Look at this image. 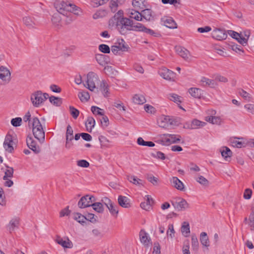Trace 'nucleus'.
<instances>
[{"label":"nucleus","instance_id":"nucleus-1","mask_svg":"<svg viewBox=\"0 0 254 254\" xmlns=\"http://www.w3.org/2000/svg\"><path fill=\"white\" fill-rule=\"evenodd\" d=\"M69 3H67L63 1L57 0L54 3V6L57 10L61 14L66 16V22L68 23L75 20V18L73 17L72 14L68 13V10L70 8Z\"/></svg>","mask_w":254,"mask_h":254},{"label":"nucleus","instance_id":"nucleus-2","mask_svg":"<svg viewBox=\"0 0 254 254\" xmlns=\"http://www.w3.org/2000/svg\"><path fill=\"white\" fill-rule=\"evenodd\" d=\"M32 131L34 137L40 141L45 140V132L39 120L35 117L32 119Z\"/></svg>","mask_w":254,"mask_h":254},{"label":"nucleus","instance_id":"nucleus-3","mask_svg":"<svg viewBox=\"0 0 254 254\" xmlns=\"http://www.w3.org/2000/svg\"><path fill=\"white\" fill-rule=\"evenodd\" d=\"M133 21L129 18H122L117 21V27L120 33L125 35L128 31L133 30Z\"/></svg>","mask_w":254,"mask_h":254},{"label":"nucleus","instance_id":"nucleus-4","mask_svg":"<svg viewBox=\"0 0 254 254\" xmlns=\"http://www.w3.org/2000/svg\"><path fill=\"white\" fill-rule=\"evenodd\" d=\"M49 97L48 93H43L41 91L34 92L31 95V101L35 107L40 106Z\"/></svg>","mask_w":254,"mask_h":254},{"label":"nucleus","instance_id":"nucleus-5","mask_svg":"<svg viewBox=\"0 0 254 254\" xmlns=\"http://www.w3.org/2000/svg\"><path fill=\"white\" fill-rule=\"evenodd\" d=\"M181 138V136L178 134H164L162 135L161 142L163 145H169L180 142Z\"/></svg>","mask_w":254,"mask_h":254},{"label":"nucleus","instance_id":"nucleus-6","mask_svg":"<svg viewBox=\"0 0 254 254\" xmlns=\"http://www.w3.org/2000/svg\"><path fill=\"white\" fill-rule=\"evenodd\" d=\"M98 80L97 75L93 72H89L87 75V80L84 86L91 91L96 88L95 82Z\"/></svg>","mask_w":254,"mask_h":254},{"label":"nucleus","instance_id":"nucleus-7","mask_svg":"<svg viewBox=\"0 0 254 254\" xmlns=\"http://www.w3.org/2000/svg\"><path fill=\"white\" fill-rule=\"evenodd\" d=\"M102 201L108 208L111 214L116 217L119 213L118 205L106 197H103L102 199Z\"/></svg>","mask_w":254,"mask_h":254},{"label":"nucleus","instance_id":"nucleus-8","mask_svg":"<svg viewBox=\"0 0 254 254\" xmlns=\"http://www.w3.org/2000/svg\"><path fill=\"white\" fill-rule=\"evenodd\" d=\"M95 201L94 197L92 195H86L82 197L78 202V206L79 208H85L92 206L93 202Z\"/></svg>","mask_w":254,"mask_h":254},{"label":"nucleus","instance_id":"nucleus-9","mask_svg":"<svg viewBox=\"0 0 254 254\" xmlns=\"http://www.w3.org/2000/svg\"><path fill=\"white\" fill-rule=\"evenodd\" d=\"M158 73L164 79L169 81L174 80L176 75L174 72L165 67L159 69Z\"/></svg>","mask_w":254,"mask_h":254},{"label":"nucleus","instance_id":"nucleus-10","mask_svg":"<svg viewBox=\"0 0 254 254\" xmlns=\"http://www.w3.org/2000/svg\"><path fill=\"white\" fill-rule=\"evenodd\" d=\"M158 124L161 127L166 128L169 125H175V120L169 116H164L159 119Z\"/></svg>","mask_w":254,"mask_h":254},{"label":"nucleus","instance_id":"nucleus-11","mask_svg":"<svg viewBox=\"0 0 254 254\" xmlns=\"http://www.w3.org/2000/svg\"><path fill=\"white\" fill-rule=\"evenodd\" d=\"M212 37L218 40H222L226 39L227 34L224 30L216 28L212 32Z\"/></svg>","mask_w":254,"mask_h":254},{"label":"nucleus","instance_id":"nucleus-12","mask_svg":"<svg viewBox=\"0 0 254 254\" xmlns=\"http://www.w3.org/2000/svg\"><path fill=\"white\" fill-rule=\"evenodd\" d=\"M10 76V72L7 68L2 65L0 66V79L3 81L9 82Z\"/></svg>","mask_w":254,"mask_h":254},{"label":"nucleus","instance_id":"nucleus-13","mask_svg":"<svg viewBox=\"0 0 254 254\" xmlns=\"http://www.w3.org/2000/svg\"><path fill=\"white\" fill-rule=\"evenodd\" d=\"M56 243L61 245L64 248H71L73 247V244L68 238L63 239L60 236H57L56 240Z\"/></svg>","mask_w":254,"mask_h":254},{"label":"nucleus","instance_id":"nucleus-14","mask_svg":"<svg viewBox=\"0 0 254 254\" xmlns=\"http://www.w3.org/2000/svg\"><path fill=\"white\" fill-rule=\"evenodd\" d=\"M26 143L28 147L35 153L40 152V147L37 145L36 142L33 140L32 137H28L27 138Z\"/></svg>","mask_w":254,"mask_h":254},{"label":"nucleus","instance_id":"nucleus-15","mask_svg":"<svg viewBox=\"0 0 254 254\" xmlns=\"http://www.w3.org/2000/svg\"><path fill=\"white\" fill-rule=\"evenodd\" d=\"M146 201L140 203V207L144 210L149 211L152 208V205L154 203V200L149 195L145 196Z\"/></svg>","mask_w":254,"mask_h":254},{"label":"nucleus","instance_id":"nucleus-16","mask_svg":"<svg viewBox=\"0 0 254 254\" xmlns=\"http://www.w3.org/2000/svg\"><path fill=\"white\" fill-rule=\"evenodd\" d=\"M171 185L176 189L183 191L184 190V185L183 182L177 177H173L170 179Z\"/></svg>","mask_w":254,"mask_h":254},{"label":"nucleus","instance_id":"nucleus-17","mask_svg":"<svg viewBox=\"0 0 254 254\" xmlns=\"http://www.w3.org/2000/svg\"><path fill=\"white\" fill-rule=\"evenodd\" d=\"M95 59L97 63L102 66H105L110 62L109 57L103 54H96Z\"/></svg>","mask_w":254,"mask_h":254},{"label":"nucleus","instance_id":"nucleus-18","mask_svg":"<svg viewBox=\"0 0 254 254\" xmlns=\"http://www.w3.org/2000/svg\"><path fill=\"white\" fill-rule=\"evenodd\" d=\"M172 204L178 210H184L189 207V204L185 199L183 198L179 201L173 202Z\"/></svg>","mask_w":254,"mask_h":254},{"label":"nucleus","instance_id":"nucleus-19","mask_svg":"<svg viewBox=\"0 0 254 254\" xmlns=\"http://www.w3.org/2000/svg\"><path fill=\"white\" fill-rule=\"evenodd\" d=\"M175 50L177 53L183 59L187 60L190 56V52L188 50L181 46H176Z\"/></svg>","mask_w":254,"mask_h":254},{"label":"nucleus","instance_id":"nucleus-20","mask_svg":"<svg viewBox=\"0 0 254 254\" xmlns=\"http://www.w3.org/2000/svg\"><path fill=\"white\" fill-rule=\"evenodd\" d=\"M13 140L11 135H7L5 138L3 146L6 151L11 153L13 150L12 146Z\"/></svg>","mask_w":254,"mask_h":254},{"label":"nucleus","instance_id":"nucleus-21","mask_svg":"<svg viewBox=\"0 0 254 254\" xmlns=\"http://www.w3.org/2000/svg\"><path fill=\"white\" fill-rule=\"evenodd\" d=\"M119 204L124 208H129L131 206L130 200L127 196L119 195L118 199Z\"/></svg>","mask_w":254,"mask_h":254},{"label":"nucleus","instance_id":"nucleus-22","mask_svg":"<svg viewBox=\"0 0 254 254\" xmlns=\"http://www.w3.org/2000/svg\"><path fill=\"white\" fill-rule=\"evenodd\" d=\"M243 138L232 137L230 138V142L231 145L235 147L242 148L246 146V143L245 142L238 140H242Z\"/></svg>","mask_w":254,"mask_h":254},{"label":"nucleus","instance_id":"nucleus-23","mask_svg":"<svg viewBox=\"0 0 254 254\" xmlns=\"http://www.w3.org/2000/svg\"><path fill=\"white\" fill-rule=\"evenodd\" d=\"M69 6L70 8L68 10V13L71 14L73 13L76 16H79L82 15V10L81 8L74 4L69 3Z\"/></svg>","mask_w":254,"mask_h":254},{"label":"nucleus","instance_id":"nucleus-24","mask_svg":"<svg viewBox=\"0 0 254 254\" xmlns=\"http://www.w3.org/2000/svg\"><path fill=\"white\" fill-rule=\"evenodd\" d=\"M127 179L129 182L138 187H141L144 186V182L137 178V177L135 176H127Z\"/></svg>","mask_w":254,"mask_h":254},{"label":"nucleus","instance_id":"nucleus-25","mask_svg":"<svg viewBox=\"0 0 254 254\" xmlns=\"http://www.w3.org/2000/svg\"><path fill=\"white\" fill-rule=\"evenodd\" d=\"M162 21L163 22L164 25L167 27L171 29L177 28V24L171 17H164L162 18Z\"/></svg>","mask_w":254,"mask_h":254},{"label":"nucleus","instance_id":"nucleus-26","mask_svg":"<svg viewBox=\"0 0 254 254\" xmlns=\"http://www.w3.org/2000/svg\"><path fill=\"white\" fill-rule=\"evenodd\" d=\"M19 224V219L18 218H14L10 221L7 227L9 231L11 233L15 228L18 227Z\"/></svg>","mask_w":254,"mask_h":254},{"label":"nucleus","instance_id":"nucleus-27","mask_svg":"<svg viewBox=\"0 0 254 254\" xmlns=\"http://www.w3.org/2000/svg\"><path fill=\"white\" fill-rule=\"evenodd\" d=\"M141 18H144L147 21L153 20V16L152 10L150 9H145L141 12Z\"/></svg>","mask_w":254,"mask_h":254},{"label":"nucleus","instance_id":"nucleus-28","mask_svg":"<svg viewBox=\"0 0 254 254\" xmlns=\"http://www.w3.org/2000/svg\"><path fill=\"white\" fill-rule=\"evenodd\" d=\"M221 155L226 161H229L232 154L231 150L227 147H223L220 149Z\"/></svg>","mask_w":254,"mask_h":254},{"label":"nucleus","instance_id":"nucleus-29","mask_svg":"<svg viewBox=\"0 0 254 254\" xmlns=\"http://www.w3.org/2000/svg\"><path fill=\"white\" fill-rule=\"evenodd\" d=\"M200 82L201 83V85L203 86H208L213 88L217 85L214 80L210 79L205 77H202L201 78Z\"/></svg>","mask_w":254,"mask_h":254},{"label":"nucleus","instance_id":"nucleus-30","mask_svg":"<svg viewBox=\"0 0 254 254\" xmlns=\"http://www.w3.org/2000/svg\"><path fill=\"white\" fill-rule=\"evenodd\" d=\"M128 15L131 19H134L136 21H141V12H139L138 11L130 9L128 11Z\"/></svg>","mask_w":254,"mask_h":254},{"label":"nucleus","instance_id":"nucleus-31","mask_svg":"<svg viewBox=\"0 0 254 254\" xmlns=\"http://www.w3.org/2000/svg\"><path fill=\"white\" fill-rule=\"evenodd\" d=\"M132 102L135 104L142 105L146 102V99L143 95L135 94L132 97Z\"/></svg>","mask_w":254,"mask_h":254},{"label":"nucleus","instance_id":"nucleus-32","mask_svg":"<svg viewBox=\"0 0 254 254\" xmlns=\"http://www.w3.org/2000/svg\"><path fill=\"white\" fill-rule=\"evenodd\" d=\"M181 230L182 235L186 237H188L190 234V227L189 223L186 221L182 223Z\"/></svg>","mask_w":254,"mask_h":254},{"label":"nucleus","instance_id":"nucleus-33","mask_svg":"<svg viewBox=\"0 0 254 254\" xmlns=\"http://www.w3.org/2000/svg\"><path fill=\"white\" fill-rule=\"evenodd\" d=\"M141 242L145 246H148L151 245L150 239L147 236V233L143 231H141L139 234Z\"/></svg>","mask_w":254,"mask_h":254},{"label":"nucleus","instance_id":"nucleus-34","mask_svg":"<svg viewBox=\"0 0 254 254\" xmlns=\"http://www.w3.org/2000/svg\"><path fill=\"white\" fill-rule=\"evenodd\" d=\"M189 93L195 98H200L202 95V91L197 88H190L189 90Z\"/></svg>","mask_w":254,"mask_h":254},{"label":"nucleus","instance_id":"nucleus-35","mask_svg":"<svg viewBox=\"0 0 254 254\" xmlns=\"http://www.w3.org/2000/svg\"><path fill=\"white\" fill-rule=\"evenodd\" d=\"M200 242L201 245L206 248L209 246V241L206 233L201 232L200 235Z\"/></svg>","mask_w":254,"mask_h":254},{"label":"nucleus","instance_id":"nucleus-36","mask_svg":"<svg viewBox=\"0 0 254 254\" xmlns=\"http://www.w3.org/2000/svg\"><path fill=\"white\" fill-rule=\"evenodd\" d=\"M146 0H133L132 4L136 9H143L145 7Z\"/></svg>","mask_w":254,"mask_h":254},{"label":"nucleus","instance_id":"nucleus-37","mask_svg":"<svg viewBox=\"0 0 254 254\" xmlns=\"http://www.w3.org/2000/svg\"><path fill=\"white\" fill-rule=\"evenodd\" d=\"M95 125V121L93 117H89L87 118L86 122V127L87 128V130L91 132L92 131V128L94 127Z\"/></svg>","mask_w":254,"mask_h":254},{"label":"nucleus","instance_id":"nucleus-38","mask_svg":"<svg viewBox=\"0 0 254 254\" xmlns=\"http://www.w3.org/2000/svg\"><path fill=\"white\" fill-rule=\"evenodd\" d=\"M100 87L101 88L102 92L104 97H107L109 95V86L107 82L103 80L101 83Z\"/></svg>","mask_w":254,"mask_h":254},{"label":"nucleus","instance_id":"nucleus-39","mask_svg":"<svg viewBox=\"0 0 254 254\" xmlns=\"http://www.w3.org/2000/svg\"><path fill=\"white\" fill-rule=\"evenodd\" d=\"M78 97L82 102H87L90 99L89 94L87 91L79 92Z\"/></svg>","mask_w":254,"mask_h":254},{"label":"nucleus","instance_id":"nucleus-40","mask_svg":"<svg viewBox=\"0 0 254 254\" xmlns=\"http://www.w3.org/2000/svg\"><path fill=\"white\" fill-rule=\"evenodd\" d=\"M191 248L192 250L197 252L199 248V243L195 235L191 236Z\"/></svg>","mask_w":254,"mask_h":254},{"label":"nucleus","instance_id":"nucleus-41","mask_svg":"<svg viewBox=\"0 0 254 254\" xmlns=\"http://www.w3.org/2000/svg\"><path fill=\"white\" fill-rule=\"evenodd\" d=\"M23 22L29 28H33L36 25V23L32 18L30 17H25L23 19Z\"/></svg>","mask_w":254,"mask_h":254},{"label":"nucleus","instance_id":"nucleus-42","mask_svg":"<svg viewBox=\"0 0 254 254\" xmlns=\"http://www.w3.org/2000/svg\"><path fill=\"white\" fill-rule=\"evenodd\" d=\"M205 124L206 123L204 122L195 119L191 122L190 127L191 129L197 128L199 127H203Z\"/></svg>","mask_w":254,"mask_h":254},{"label":"nucleus","instance_id":"nucleus-43","mask_svg":"<svg viewBox=\"0 0 254 254\" xmlns=\"http://www.w3.org/2000/svg\"><path fill=\"white\" fill-rule=\"evenodd\" d=\"M119 0H111L110 2V8L113 13L116 12L118 10Z\"/></svg>","mask_w":254,"mask_h":254},{"label":"nucleus","instance_id":"nucleus-44","mask_svg":"<svg viewBox=\"0 0 254 254\" xmlns=\"http://www.w3.org/2000/svg\"><path fill=\"white\" fill-rule=\"evenodd\" d=\"M93 209L98 213H102L104 211V207L102 203L94 202L92 204Z\"/></svg>","mask_w":254,"mask_h":254},{"label":"nucleus","instance_id":"nucleus-45","mask_svg":"<svg viewBox=\"0 0 254 254\" xmlns=\"http://www.w3.org/2000/svg\"><path fill=\"white\" fill-rule=\"evenodd\" d=\"M107 10L104 9H100L93 14V17L94 19H98L105 17L107 15Z\"/></svg>","mask_w":254,"mask_h":254},{"label":"nucleus","instance_id":"nucleus-46","mask_svg":"<svg viewBox=\"0 0 254 254\" xmlns=\"http://www.w3.org/2000/svg\"><path fill=\"white\" fill-rule=\"evenodd\" d=\"M48 98H49L50 102L54 105L58 106H60V105L62 104V99L60 98L56 97L53 96L51 97L49 96Z\"/></svg>","mask_w":254,"mask_h":254},{"label":"nucleus","instance_id":"nucleus-47","mask_svg":"<svg viewBox=\"0 0 254 254\" xmlns=\"http://www.w3.org/2000/svg\"><path fill=\"white\" fill-rule=\"evenodd\" d=\"M143 32L154 37H159L160 36V34L158 32L154 31L151 29L147 28L146 27H145Z\"/></svg>","mask_w":254,"mask_h":254},{"label":"nucleus","instance_id":"nucleus-48","mask_svg":"<svg viewBox=\"0 0 254 254\" xmlns=\"http://www.w3.org/2000/svg\"><path fill=\"white\" fill-rule=\"evenodd\" d=\"M74 218L77 222L82 224L85 223L86 221V217L79 213L75 214L74 215Z\"/></svg>","mask_w":254,"mask_h":254},{"label":"nucleus","instance_id":"nucleus-49","mask_svg":"<svg viewBox=\"0 0 254 254\" xmlns=\"http://www.w3.org/2000/svg\"><path fill=\"white\" fill-rule=\"evenodd\" d=\"M73 129L70 125H68L66 132V140H73Z\"/></svg>","mask_w":254,"mask_h":254},{"label":"nucleus","instance_id":"nucleus-50","mask_svg":"<svg viewBox=\"0 0 254 254\" xmlns=\"http://www.w3.org/2000/svg\"><path fill=\"white\" fill-rule=\"evenodd\" d=\"M13 174V169L11 167H7L4 173V176L3 177V180H7L8 178H12Z\"/></svg>","mask_w":254,"mask_h":254},{"label":"nucleus","instance_id":"nucleus-51","mask_svg":"<svg viewBox=\"0 0 254 254\" xmlns=\"http://www.w3.org/2000/svg\"><path fill=\"white\" fill-rule=\"evenodd\" d=\"M99 140L101 143V146L102 147H109V140L104 136L101 135L99 137Z\"/></svg>","mask_w":254,"mask_h":254},{"label":"nucleus","instance_id":"nucleus-52","mask_svg":"<svg viewBox=\"0 0 254 254\" xmlns=\"http://www.w3.org/2000/svg\"><path fill=\"white\" fill-rule=\"evenodd\" d=\"M107 1V0H91V4L94 7H97L104 4Z\"/></svg>","mask_w":254,"mask_h":254},{"label":"nucleus","instance_id":"nucleus-53","mask_svg":"<svg viewBox=\"0 0 254 254\" xmlns=\"http://www.w3.org/2000/svg\"><path fill=\"white\" fill-rule=\"evenodd\" d=\"M146 179L147 180L152 183L153 185L156 186L158 184V179L152 175L148 174L146 176Z\"/></svg>","mask_w":254,"mask_h":254},{"label":"nucleus","instance_id":"nucleus-54","mask_svg":"<svg viewBox=\"0 0 254 254\" xmlns=\"http://www.w3.org/2000/svg\"><path fill=\"white\" fill-rule=\"evenodd\" d=\"M69 110L72 117L75 119H77L79 116V111L72 106L69 107Z\"/></svg>","mask_w":254,"mask_h":254},{"label":"nucleus","instance_id":"nucleus-55","mask_svg":"<svg viewBox=\"0 0 254 254\" xmlns=\"http://www.w3.org/2000/svg\"><path fill=\"white\" fill-rule=\"evenodd\" d=\"M99 50L105 54H109L110 52V47L105 44H101L99 46Z\"/></svg>","mask_w":254,"mask_h":254},{"label":"nucleus","instance_id":"nucleus-56","mask_svg":"<svg viewBox=\"0 0 254 254\" xmlns=\"http://www.w3.org/2000/svg\"><path fill=\"white\" fill-rule=\"evenodd\" d=\"M175 232L173 224H170L168 226V229L167 232L168 236L170 238H173L175 236Z\"/></svg>","mask_w":254,"mask_h":254},{"label":"nucleus","instance_id":"nucleus-57","mask_svg":"<svg viewBox=\"0 0 254 254\" xmlns=\"http://www.w3.org/2000/svg\"><path fill=\"white\" fill-rule=\"evenodd\" d=\"M244 108L248 113L254 115V104L250 103L246 104L244 106Z\"/></svg>","mask_w":254,"mask_h":254},{"label":"nucleus","instance_id":"nucleus-58","mask_svg":"<svg viewBox=\"0 0 254 254\" xmlns=\"http://www.w3.org/2000/svg\"><path fill=\"white\" fill-rule=\"evenodd\" d=\"M239 94L242 97H243L246 100L250 101L252 99V97L251 95L249 93L247 92L246 91L243 89L240 90Z\"/></svg>","mask_w":254,"mask_h":254},{"label":"nucleus","instance_id":"nucleus-59","mask_svg":"<svg viewBox=\"0 0 254 254\" xmlns=\"http://www.w3.org/2000/svg\"><path fill=\"white\" fill-rule=\"evenodd\" d=\"M22 119L21 118H15L12 119L11 121V124L14 127H19L21 125Z\"/></svg>","mask_w":254,"mask_h":254},{"label":"nucleus","instance_id":"nucleus-60","mask_svg":"<svg viewBox=\"0 0 254 254\" xmlns=\"http://www.w3.org/2000/svg\"><path fill=\"white\" fill-rule=\"evenodd\" d=\"M196 181L204 186H207L209 184L208 181L202 176H199L196 179Z\"/></svg>","mask_w":254,"mask_h":254},{"label":"nucleus","instance_id":"nucleus-61","mask_svg":"<svg viewBox=\"0 0 254 254\" xmlns=\"http://www.w3.org/2000/svg\"><path fill=\"white\" fill-rule=\"evenodd\" d=\"M102 118L100 119L101 124L103 127H107L109 125V119L106 116L102 115Z\"/></svg>","mask_w":254,"mask_h":254},{"label":"nucleus","instance_id":"nucleus-62","mask_svg":"<svg viewBox=\"0 0 254 254\" xmlns=\"http://www.w3.org/2000/svg\"><path fill=\"white\" fill-rule=\"evenodd\" d=\"M117 46L122 48L121 51H126L127 50V46L126 45V43L123 39H121L119 41V42L116 44Z\"/></svg>","mask_w":254,"mask_h":254},{"label":"nucleus","instance_id":"nucleus-63","mask_svg":"<svg viewBox=\"0 0 254 254\" xmlns=\"http://www.w3.org/2000/svg\"><path fill=\"white\" fill-rule=\"evenodd\" d=\"M232 49L240 55H243L244 53V51L241 46H238L237 45H233L232 46Z\"/></svg>","mask_w":254,"mask_h":254},{"label":"nucleus","instance_id":"nucleus-64","mask_svg":"<svg viewBox=\"0 0 254 254\" xmlns=\"http://www.w3.org/2000/svg\"><path fill=\"white\" fill-rule=\"evenodd\" d=\"M169 99L170 100L174 101L177 103H181L180 97L175 94H171L169 95Z\"/></svg>","mask_w":254,"mask_h":254}]
</instances>
